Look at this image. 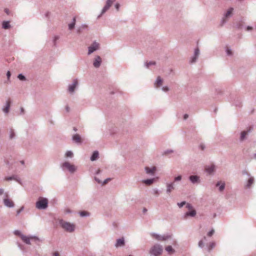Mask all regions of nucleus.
Listing matches in <instances>:
<instances>
[{"label":"nucleus","instance_id":"1","mask_svg":"<svg viewBox=\"0 0 256 256\" xmlns=\"http://www.w3.org/2000/svg\"><path fill=\"white\" fill-rule=\"evenodd\" d=\"M58 222L61 227L66 232H72L74 230L75 225L74 224L66 222L62 219L60 220Z\"/></svg>","mask_w":256,"mask_h":256},{"label":"nucleus","instance_id":"2","mask_svg":"<svg viewBox=\"0 0 256 256\" xmlns=\"http://www.w3.org/2000/svg\"><path fill=\"white\" fill-rule=\"evenodd\" d=\"M163 251L162 246L159 244H155L150 248L149 253L154 256H160Z\"/></svg>","mask_w":256,"mask_h":256},{"label":"nucleus","instance_id":"3","mask_svg":"<svg viewBox=\"0 0 256 256\" xmlns=\"http://www.w3.org/2000/svg\"><path fill=\"white\" fill-rule=\"evenodd\" d=\"M36 206L38 210H45L48 206V200L40 198L36 203Z\"/></svg>","mask_w":256,"mask_h":256},{"label":"nucleus","instance_id":"4","mask_svg":"<svg viewBox=\"0 0 256 256\" xmlns=\"http://www.w3.org/2000/svg\"><path fill=\"white\" fill-rule=\"evenodd\" d=\"M253 130L252 126H249L246 130L242 131L240 134L239 142H243L246 140L249 134H250Z\"/></svg>","mask_w":256,"mask_h":256},{"label":"nucleus","instance_id":"5","mask_svg":"<svg viewBox=\"0 0 256 256\" xmlns=\"http://www.w3.org/2000/svg\"><path fill=\"white\" fill-rule=\"evenodd\" d=\"M61 168L63 170H68L70 173H74L76 170V168L74 165L68 162H66L62 164Z\"/></svg>","mask_w":256,"mask_h":256},{"label":"nucleus","instance_id":"6","mask_svg":"<svg viewBox=\"0 0 256 256\" xmlns=\"http://www.w3.org/2000/svg\"><path fill=\"white\" fill-rule=\"evenodd\" d=\"M21 239L22 240L27 244H30V240H38L40 241V239L36 236H28L25 235H22Z\"/></svg>","mask_w":256,"mask_h":256},{"label":"nucleus","instance_id":"7","mask_svg":"<svg viewBox=\"0 0 256 256\" xmlns=\"http://www.w3.org/2000/svg\"><path fill=\"white\" fill-rule=\"evenodd\" d=\"M152 237L155 238L158 240L160 241H164L169 238H170L172 236L170 234H164V235H160L155 233H153L152 234Z\"/></svg>","mask_w":256,"mask_h":256},{"label":"nucleus","instance_id":"8","mask_svg":"<svg viewBox=\"0 0 256 256\" xmlns=\"http://www.w3.org/2000/svg\"><path fill=\"white\" fill-rule=\"evenodd\" d=\"M99 48L100 44L96 42H94L88 48V55H90L94 51L99 50Z\"/></svg>","mask_w":256,"mask_h":256},{"label":"nucleus","instance_id":"9","mask_svg":"<svg viewBox=\"0 0 256 256\" xmlns=\"http://www.w3.org/2000/svg\"><path fill=\"white\" fill-rule=\"evenodd\" d=\"M116 0H107L106 2V5L102 10L101 14L98 16V18L104 14L112 6V4L115 2Z\"/></svg>","mask_w":256,"mask_h":256},{"label":"nucleus","instance_id":"10","mask_svg":"<svg viewBox=\"0 0 256 256\" xmlns=\"http://www.w3.org/2000/svg\"><path fill=\"white\" fill-rule=\"evenodd\" d=\"M78 80L77 79H74L73 80L72 82L68 86V92L70 94H74L76 88L78 86Z\"/></svg>","mask_w":256,"mask_h":256},{"label":"nucleus","instance_id":"11","mask_svg":"<svg viewBox=\"0 0 256 256\" xmlns=\"http://www.w3.org/2000/svg\"><path fill=\"white\" fill-rule=\"evenodd\" d=\"M4 194V196L6 198L4 200V204L8 208H13L14 206V203L12 200L8 198V194L7 192H6Z\"/></svg>","mask_w":256,"mask_h":256},{"label":"nucleus","instance_id":"12","mask_svg":"<svg viewBox=\"0 0 256 256\" xmlns=\"http://www.w3.org/2000/svg\"><path fill=\"white\" fill-rule=\"evenodd\" d=\"M200 50L198 48H195L194 56L191 58L190 62V64L195 63L200 55Z\"/></svg>","mask_w":256,"mask_h":256},{"label":"nucleus","instance_id":"13","mask_svg":"<svg viewBox=\"0 0 256 256\" xmlns=\"http://www.w3.org/2000/svg\"><path fill=\"white\" fill-rule=\"evenodd\" d=\"M189 180L192 184H199L200 182V177L197 175H191L189 176Z\"/></svg>","mask_w":256,"mask_h":256},{"label":"nucleus","instance_id":"14","mask_svg":"<svg viewBox=\"0 0 256 256\" xmlns=\"http://www.w3.org/2000/svg\"><path fill=\"white\" fill-rule=\"evenodd\" d=\"M233 11H234V8H230L228 9L227 12L224 15V17L222 20V24H224V22H226V19L232 16Z\"/></svg>","mask_w":256,"mask_h":256},{"label":"nucleus","instance_id":"15","mask_svg":"<svg viewBox=\"0 0 256 256\" xmlns=\"http://www.w3.org/2000/svg\"><path fill=\"white\" fill-rule=\"evenodd\" d=\"M166 192L168 194H170L173 190H174V182H172L166 184Z\"/></svg>","mask_w":256,"mask_h":256},{"label":"nucleus","instance_id":"16","mask_svg":"<svg viewBox=\"0 0 256 256\" xmlns=\"http://www.w3.org/2000/svg\"><path fill=\"white\" fill-rule=\"evenodd\" d=\"M5 180L9 181L12 180H14L20 184H21V180L20 178L18 176L14 174L10 176H6L4 178V179Z\"/></svg>","mask_w":256,"mask_h":256},{"label":"nucleus","instance_id":"17","mask_svg":"<svg viewBox=\"0 0 256 256\" xmlns=\"http://www.w3.org/2000/svg\"><path fill=\"white\" fill-rule=\"evenodd\" d=\"M249 178L247 180L246 184H245V187L247 188H250L251 186L254 184V178L252 176H250L248 177Z\"/></svg>","mask_w":256,"mask_h":256},{"label":"nucleus","instance_id":"18","mask_svg":"<svg viewBox=\"0 0 256 256\" xmlns=\"http://www.w3.org/2000/svg\"><path fill=\"white\" fill-rule=\"evenodd\" d=\"M101 63V58L98 56H96L93 62L94 66L96 68H98L100 66Z\"/></svg>","mask_w":256,"mask_h":256},{"label":"nucleus","instance_id":"19","mask_svg":"<svg viewBox=\"0 0 256 256\" xmlns=\"http://www.w3.org/2000/svg\"><path fill=\"white\" fill-rule=\"evenodd\" d=\"M125 244V241L124 238H118L116 240V242L114 244V246L116 248L124 246Z\"/></svg>","mask_w":256,"mask_h":256},{"label":"nucleus","instance_id":"20","mask_svg":"<svg viewBox=\"0 0 256 256\" xmlns=\"http://www.w3.org/2000/svg\"><path fill=\"white\" fill-rule=\"evenodd\" d=\"M196 214V210H192L190 211L187 212L184 216V218L186 219L188 216L194 217Z\"/></svg>","mask_w":256,"mask_h":256},{"label":"nucleus","instance_id":"21","mask_svg":"<svg viewBox=\"0 0 256 256\" xmlns=\"http://www.w3.org/2000/svg\"><path fill=\"white\" fill-rule=\"evenodd\" d=\"M10 104H11V101H10V99H8L6 102L5 106L2 108L3 112H4L5 114L8 113L10 108Z\"/></svg>","mask_w":256,"mask_h":256},{"label":"nucleus","instance_id":"22","mask_svg":"<svg viewBox=\"0 0 256 256\" xmlns=\"http://www.w3.org/2000/svg\"><path fill=\"white\" fill-rule=\"evenodd\" d=\"M156 170V168L155 166H153L152 168H150L148 167L145 168V170L146 173L152 176L154 175Z\"/></svg>","mask_w":256,"mask_h":256},{"label":"nucleus","instance_id":"23","mask_svg":"<svg viewBox=\"0 0 256 256\" xmlns=\"http://www.w3.org/2000/svg\"><path fill=\"white\" fill-rule=\"evenodd\" d=\"M72 140L76 144H81L82 142L81 138L78 134H74L72 137Z\"/></svg>","mask_w":256,"mask_h":256},{"label":"nucleus","instance_id":"24","mask_svg":"<svg viewBox=\"0 0 256 256\" xmlns=\"http://www.w3.org/2000/svg\"><path fill=\"white\" fill-rule=\"evenodd\" d=\"M162 79L160 78V76H158L154 82V85L155 87L158 88L162 86Z\"/></svg>","mask_w":256,"mask_h":256},{"label":"nucleus","instance_id":"25","mask_svg":"<svg viewBox=\"0 0 256 256\" xmlns=\"http://www.w3.org/2000/svg\"><path fill=\"white\" fill-rule=\"evenodd\" d=\"M215 169H216L215 166L214 164H212L210 166H207L206 168V170L209 174H212V173H213L214 172Z\"/></svg>","mask_w":256,"mask_h":256},{"label":"nucleus","instance_id":"26","mask_svg":"<svg viewBox=\"0 0 256 256\" xmlns=\"http://www.w3.org/2000/svg\"><path fill=\"white\" fill-rule=\"evenodd\" d=\"M165 250L169 254H172L175 252V250L170 246H166Z\"/></svg>","mask_w":256,"mask_h":256},{"label":"nucleus","instance_id":"27","mask_svg":"<svg viewBox=\"0 0 256 256\" xmlns=\"http://www.w3.org/2000/svg\"><path fill=\"white\" fill-rule=\"evenodd\" d=\"M220 183H221L220 182H218L216 184V186H219L220 192H222L225 188V183L224 182H222V184L220 185Z\"/></svg>","mask_w":256,"mask_h":256},{"label":"nucleus","instance_id":"28","mask_svg":"<svg viewBox=\"0 0 256 256\" xmlns=\"http://www.w3.org/2000/svg\"><path fill=\"white\" fill-rule=\"evenodd\" d=\"M2 28L4 29H8L10 28V25L8 21H4L2 23Z\"/></svg>","mask_w":256,"mask_h":256},{"label":"nucleus","instance_id":"29","mask_svg":"<svg viewBox=\"0 0 256 256\" xmlns=\"http://www.w3.org/2000/svg\"><path fill=\"white\" fill-rule=\"evenodd\" d=\"M76 22V18L74 17L72 19V23L68 24V29L70 30H72L74 28Z\"/></svg>","mask_w":256,"mask_h":256},{"label":"nucleus","instance_id":"30","mask_svg":"<svg viewBox=\"0 0 256 256\" xmlns=\"http://www.w3.org/2000/svg\"><path fill=\"white\" fill-rule=\"evenodd\" d=\"M98 156V151H94L90 157V160L92 161H94L97 159Z\"/></svg>","mask_w":256,"mask_h":256},{"label":"nucleus","instance_id":"31","mask_svg":"<svg viewBox=\"0 0 256 256\" xmlns=\"http://www.w3.org/2000/svg\"><path fill=\"white\" fill-rule=\"evenodd\" d=\"M216 246V242H210L208 246V250L210 252Z\"/></svg>","mask_w":256,"mask_h":256},{"label":"nucleus","instance_id":"32","mask_svg":"<svg viewBox=\"0 0 256 256\" xmlns=\"http://www.w3.org/2000/svg\"><path fill=\"white\" fill-rule=\"evenodd\" d=\"M154 182V178H150V179H147L144 180L142 182L147 184V185H150L152 184Z\"/></svg>","mask_w":256,"mask_h":256},{"label":"nucleus","instance_id":"33","mask_svg":"<svg viewBox=\"0 0 256 256\" xmlns=\"http://www.w3.org/2000/svg\"><path fill=\"white\" fill-rule=\"evenodd\" d=\"M156 64V62L154 61H150L149 62H146L144 63V66L146 68H148L150 66L155 65Z\"/></svg>","mask_w":256,"mask_h":256},{"label":"nucleus","instance_id":"34","mask_svg":"<svg viewBox=\"0 0 256 256\" xmlns=\"http://www.w3.org/2000/svg\"><path fill=\"white\" fill-rule=\"evenodd\" d=\"M80 215L82 217H86L90 216V213L86 211H82L79 212Z\"/></svg>","mask_w":256,"mask_h":256},{"label":"nucleus","instance_id":"35","mask_svg":"<svg viewBox=\"0 0 256 256\" xmlns=\"http://www.w3.org/2000/svg\"><path fill=\"white\" fill-rule=\"evenodd\" d=\"M15 132H14V131L13 129H10V136H9V137H10V140L12 139H13L15 137Z\"/></svg>","mask_w":256,"mask_h":256},{"label":"nucleus","instance_id":"36","mask_svg":"<svg viewBox=\"0 0 256 256\" xmlns=\"http://www.w3.org/2000/svg\"><path fill=\"white\" fill-rule=\"evenodd\" d=\"M18 78L20 80H26V78L22 74H20L18 76Z\"/></svg>","mask_w":256,"mask_h":256},{"label":"nucleus","instance_id":"37","mask_svg":"<svg viewBox=\"0 0 256 256\" xmlns=\"http://www.w3.org/2000/svg\"><path fill=\"white\" fill-rule=\"evenodd\" d=\"M14 233L15 235L20 236V238H22V235H24L19 230H15Z\"/></svg>","mask_w":256,"mask_h":256},{"label":"nucleus","instance_id":"38","mask_svg":"<svg viewBox=\"0 0 256 256\" xmlns=\"http://www.w3.org/2000/svg\"><path fill=\"white\" fill-rule=\"evenodd\" d=\"M174 152V150H165L164 152L162 153V155H166V154H171V153H172Z\"/></svg>","mask_w":256,"mask_h":256},{"label":"nucleus","instance_id":"39","mask_svg":"<svg viewBox=\"0 0 256 256\" xmlns=\"http://www.w3.org/2000/svg\"><path fill=\"white\" fill-rule=\"evenodd\" d=\"M73 156V153L72 151H68L66 153V156L72 158Z\"/></svg>","mask_w":256,"mask_h":256},{"label":"nucleus","instance_id":"40","mask_svg":"<svg viewBox=\"0 0 256 256\" xmlns=\"http://www.w3.org/2000/svg\"><path fill=\"white\" fill-rule=\"evenodd\" d=\"M214 230L212 228L208 234H207V236H212L214 234Z\"/></svg>","mask_w":256,"mask_h":256},{"label":"nucleus","instance_id":"41","mask_svg":"<svg viewBox=\"0 0 256 256\" xmlns=\"http://www.w3.org/2000/svg\"><path fill=\"white\" fill-rule=\"evenodd\" d=\"M186 204V202L185 201H183L181 202H178L177 204L178 206V207L180 208H182L184 205H185Z\"/></svg>","mask_w":256,"mask_h":256},{"label":"nucleus","instance_id":"42","mask_svg":"<svg viewBox=\"0 0 256 256\" xmlns=\"http://www.w3.org/2000/svg\"><path fill=\"white\" fill-rule=\"evenodd\" d=\"M186 208H188V210H194L193 206L191 204H190L189 203H187V204L186 203Z\"/></svg>","mask_w":256,"mask_h":256},{"label":"nucleus","instance_id":"43","mask_svg":"<svg viewBox=\"0 0 256 256\" xmlns=\"http://www.w3.org/2000/svg\"><path fill=\"white\" fill-rule=\"evenodd\" d=\"M198 245L200 248H202L204 246V243L203 240H200L198 243Z\"/></svg>","mask_w":256,"mask_h":256},{"label":"nucleus","instance_id":"44","mask_svg":"<svg viewBox=\"0 0 256 256\" xmlns=\"http://www.w3.org/2000/svg\"><path fill=\"white\" fill-rule=\"evenodd\" d=\"M226 52L227 55H228V56H232V52L231 50L228 48H226Z\"/></svg>","mask_w":256,"mask_h":256},{"label":"nucleus","instance_id":"45","mask_svg":"<svg viewBox=\"0 0 256 256\" xmlns=\"http://www.w3.org/2000/svg\"><path fill=\"white\" fill-rule=\"evenodd\" d=\"M182 176L180 175V176H178L175 177L174 178V182L180 181L182 180Z\"/></svg>","mask_w":256,"mask_h":256},{"label":"nucleus","instance_id":"46","mask_svg":"<svg viewBox=\"0 0 256 256\" xmlns=\"http://www.w3.org/2000/svg\"><path fill=\"white\" fill-rule=\"evenodd\" d=\"M153 194L156 195V196H158L160 194L159 190L156 188L154 189Z\"/></svg>","mask_w":256,"mask_h":256},{"label":"nucleus","instance_id":"47","mask_svg":"<svg viewBox=\"0 0 256 256\" xmlns=\"http://www.w3.org/2000/svg\"><path fill=\"white\" fill-rule=\"evenodd\" d=\"M24 209V206H22L19 210L16 211V214L18 215Z\"/></svg>","mask_w":256,"mask_h":256},{"label":"nucleus","instance_id":"48","mask_svg":"<svg viewBox=\"0 0 256 256\" xmlns=\"http://www.w3.org/2000/svg\"><path fill=\"white\" fill-rule=\"evenodd\" d=\"M162 90L164 91V92H167L169 90V88L168 86H164L162 88Z\"/></svg>","mask_w":256,"mask_h":256},{"label":"nucleus","instance_id":"49","mask_svg":"<svg viewBox=\"0 0 256 256\" xmlns=\"http://www.w3.org/2000/svg\"><path fill=\"white\" fill-rule=\"evenodd\" d=\"M242 174H246V175H247L248 177H250V176H251V174H250V173H248V172L246 170H243V171L242 172Z\"/></svg>","mask_w":256,"mask_h":256},{"label":"nucleus","instance_id":"50","mask_svg":"<svg viewBox=\"0 0 256 256\" xmlns=\"http://www.w3.org/2000/svg\"><path fill=\"white\" fill-rule=\"evenodd\" d=\"M64 212L65 214H70L72 212V211L70 208H66L64 210Z\"/></svg>","mask_w":256,"mask_h":256},{"label":"nucleus","instance_id":"51","mask_svg":"<svg viewBox=\"0 0 256 256\" xmlns=\"http://www.w3.org/2000/svg\"><path fill=\"white\" fill-rule=\"evenodd\" d=\"M110 180V178H108L106 179L103 182H102V184L104 185V184H106Z\"/></svg>","mask_w":256,"mask_h":256},{"label":"nucleus","instance_id":"52","mask_svg":"<svg viewBox=\"0 0 256 256\" xmlns=\"http://www.w3.org/2000/svg\"><path fill=\"white\" fill-rule=\"evenodd\" d=\"M95 180L99 184H102V182L98 178H94Z\"/></svg>","mask_w":256,"mask_h":256},{"label":"nucleus","instance_id":"53","mask_svg":"<svg viewBox=\"0 0 256 256\" xmlns=\"http://www.w3.org/2000/svg\"><path fill=\"white\" fill-rule=\"evenodd\" d=\"M59 38V36H54V44H56V41Z\"/></svg>","mask_w":256,"mask_h":256},{"label":"nucleus","instance_id":"54","mask_svg":"<svg viewBox=\"0 0 256 256\" xmlns=\"http://www.w3.org/2000/svg\"><path fill=\"white\" fill-rule=\"evenodd\" d=\"M115 8H116V10L118 11L119 10V8H120V5L118 3H116V4H115Z\"/></svg>","mask_w":256,"mask_h":256},{"label":"nucleus","instance_id":"55","mask_svg":"<svg viewBox=\"0 0 256 256\" xmlns=\"http://www.w3.org/2000/svg\"><path fill=\"white\" fill-rule=\"evenodd\" d=\"M10 76H11L10 72V71H8V72L6 73V76H7V78L8 80L10 79Z\"/></svg>","mask_w":256,"mask_h":256},{"label":"nucleus","instance_id":"56","mask_svg":"<svg viewBox=\"0 0 256 256\" xmlns=\"http://www.w3.org/2000/svg\"><path fill=\"white\" fill-rule=\"evenodd\" d=\"M246 30L248 31L249 30H252V28L250 26H248L246 28Z\"/></svg>","mask_w":256,"mask_h":256},{"label":"nucleus","instance_id":"57","mask_svg":"<svg viewBox=\"0 0 256 256\" xmlns=\"http://www.w3.org/2000/svg\"><path fill=\"white\" fill-rule=\"evenodd\" d=\"M65 108H66V112H70V108L68 106H66Z\"/></svg>","mask_w":256,"mask_h":256},{"label":"nucleus","instance_id":"58","mask_svg":"<svg viewBox=\"0 0 256 256\" xmlns=\"http://www.w3.org/2000/svg\"><path fill=\"white\" fill-rule=\"evenodd\" d=\"M82 28L80 26V27H79V28H78V30H77V32H78V33H80V32H82Z\"/></svg>","mask_w":256,"mask_h":256},{"label":"nucleus","instance_id":"59","mask_svg":"<svg viewBox=\"0 0 256 256\" xmlns=\"http://www.w3.org/2000/svg\"><path fill=\"white\" fill-rule=\"evenodd\" d=\"M59 253L58 252H56L52 254V256H58Z\"/></svg>","mask_w":256,"mask_h":256},{"label":"nucleus","instance_id":"60","mask_svg":"<svg viewBox=\"0 0 256 256\" xmlns=\"http://www.w3.org/2000/svg\"><path fill=\"white\" fill-rule=\"evenodd\" d=\"M188 117V114H184V119L186 120Z\"/></svg>","mask_w":256,"mask_h":256},{"label":"nucleus","instance_id":"61","mask_svg":"<svg viewBox=\"0 0 256 256\" xmlns=\"http://www.w3.org/2000/svg\"><path fill=\"white\" fill-rule=\"evenodd\" d=\"M4 194V190L3 188H0V195Z\"/></svg>","mask_w":256,"mask_h":256},{"label":"nucleus","instance_id":"62","mask_svg":"<svg viewBox=\"0 0 256 256\" xmlns=\"http://www.w3.org/2000/svg\"><path fill=\"white\" fill-rule=\"evenodd\" d=\"M80 27L82 28H86L87 27V26L86 24H82Z\"/></svg>","mask_w":256,"mask_h":256},{"label":"nucleus","instance_id":"63","mask_svg":"<svg viewBox=\"0 0 256 256\" xmlns=\"http://www.w3.org/2000/svg\"><path fill=\"white\" fill-rule=\"evenodd\" d=\"M4 12H6V13L7 14H9V10H8V9L6 8V9L4 10Z\"/></svg>","mask_w":256,"mask_h":256},{"label":"nucleus","instance_id":"64","mask_svg":"<svg viewBox=\"0 0 256 256\" xmlns=\"http://www.w3.org/2000/svg\"><path fill=\"white\" fill-rule=\"evenodd\" d=\"M253 158L256 160V153L254 154L253 155Z\"/></svg>","mask_w":256,"mask_h":256}]
</instances>
